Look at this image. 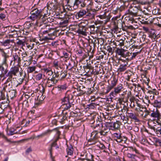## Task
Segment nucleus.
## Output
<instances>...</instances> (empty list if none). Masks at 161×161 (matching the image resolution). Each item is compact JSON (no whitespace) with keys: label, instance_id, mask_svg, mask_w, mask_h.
Instances as JSON below:
<instances>
[{"label":"nucleus","instance_id":"1","mask_svg":"<svg viewBox=\"0 0 161 161\" xmlns=\"http://www.w3.org/2000/svg\"><path fill=\"white\" fill-rule=\"evenodd\" d=\"M73 96L72 95H69L61 99L62 105L61 106V108L64 110H67L69 109L71 107L72 104L70 101L72 100Z\"/></svg>","mask_w":161,"mask_h":161},{"label":"nucleus","instance_id":"2","mask_svg":"<svg viewBox=\"0 0 161 161\" xmlns=\"http://www.w3.org/2000/svg\"><path fill=\"white\" fill-rule=\"evenodd\" d=\"M31 15L30 18L32 20H34L37 18H40L42 16V11L36 8L32 10L31 12Z\"/></svg>","mask_w":161,"mask_h":161},{"label":"nucleus","instance_id":"3","mask_svg":"<svg viewBox=\"0 0 161 161\" xmlns=\"http://www.w3.org/2000/svg\"><path fill=\"white\" fill-rule=\"evenodd\" d=\"M20 51L12 55L13 58L10 61V65H11L12 64L13 65H14L16 64H17V65L20 64L21 59L20 57Z\"/></svg>","mask_w":161,"mask_h":161},{"label":"nucleus","instance_id":"4","mask_svg":"<svg viewBox=\"0 0 161 161\" xmlns=\"http://www.w3.org/2000/svg\"><path fill=\"white\" fill-rule=\"evenodd\" d=\"M140 7L139 6H136L130 8L128 10L127 13L134 16L139 15V12L141 11Z\"/></svg>","mask_w":161,"mask_h":161},{"label":"nucleus","instance_id":"5","mask_svg":"<svg viewBox=\"0 0 161 161\" xmlns=\"http://www.w3.org/2000/svg\"><path fill=\"white\" fill-rule=\"evenodd\" d=\"M124 87L123 85L119 84L114 88V91L110 93V96L114 97L117 94L123 91Z\"/></svg>","mask_w":161,"mask_h":161},{"label":"nucleus","instance_id":"6","mask_svg":"<svg viewBox=\"0 0 161 161\" xmlns=\"http://www.w3.org/2000/svg\"><path fill=\"white\" fill-rule=\"evenodd\" d=\"M19 68L18 66H14L12 67L10 71L6 75V76H9L10 78H12L13 75H16V74L19 71Z\"/></svg>","mask_w":161,"mask_h":161},{"label":"nucleus","instance_id":"7","mask_svg":"<svg viewBox=\"0 0 161 161\" xmlns=\"http://www.w3.org/2000/svg\"><path fill=\"white\" fill-rule=\"evenodd\" d=\"M98 133L97 131H93L91 133V138L88 140L91 142L90 144H94L98 142Z\"/></svg>","mask_w":161,"mask_h":161},{"label":"nucleus","instance_id":"8","mask_svg":"<svg viewBox=\"0 0 161 161\" xmlns=\"http://www.w3.org/2000/svg\"><path fill=\"white\" fill-rule=\"evenodd\" d=\"M91 0H75L74 5L78 6L80 4V6L82 8L85 7L86 5L89 2V4H90Z\"/></svg>","mask_w":161,"mask_h":161},{"label":"nucleus","instance_id":"9","mask_svg":"<svg viewBox=\"0 0 161 161\" xmlns=\"http://www.w3.org/2000/svg\"><path fill=\"white\" fill-rule=\"evenodd\" d=\"M88 29L86 26H84L80 24L79 26V28L77 31V32L79 34H81L83 35H86V31Z\"/></svg>","mask_w":161,"mask_h":161},{"label":"nucleus","instance_id":"10","mask_svg":"<svg viewBox=\"0 0 161 161\" xmlns=\"http://www.w3.org/2000/svg\"><path fill=\"white\" fill-rule=\"evenodd\" d=\"M42 70L44 71L43 75L46 76L47 79H50L51 76L53 75V72L49 68H44Z\"/></svg>","mask_w":161,"mask_h":161},{"label":"nucleus","instance_id":"11","mask_svg":"<svg viewBox=\"0 0 161 161\" xmlns=\"http://www.w3.org/2000/svg\"><path fill=\"white\" fill-rule=\"evenodd\" d=\"M57 83V82H56L50 79H47V81L46 84V86L48 87L52 88L53 87L51 90V92L53 93V90L54 89L57 88V87H54V85Z\"/></svg>","mask_w":161,"mask_h":161},{"label":"nucleus","instance_id":"12","mask_svg":"<svg viewBox=\"0 0 161 161\" xmlns=\"http://www.w3.org/2000/svg\"><path fill=\"white\" fill-rule=\"evenodd\" d=\"M86 11L87 13L85 18L88 17L90 19H94L96 13V11L95 10L91 9Z\"/></svg>","mask_w":161,"mask_h":161},{"label":"nucleus","instance_id":"13","mask_svg":"<svg viewBox=\"0 0 161 161\" xmlns=\"http://www.w3.org/2000/svg\"><path fill=\"white\" fill-rule=\"evenodd\" d=\"M86 13L87 11L86 10L81 9L77 13L76 15V17L77 19L85 17L86 16Z\"/></svg>","mask_w":161,"mask_h":161},{"label":"nucleus","instance_id":"14","mask_svg":"<svg viewBox=\"0 0 161 161\" xmlns=\"http://www.w3.org/2000/svg\"><path fill=\"white\" fill-rule=\"evenodd\" d=\"M151 117H153L154 120H158L160 118V114L159 111L157 110L156 111H152V112L150 114Z\"/></svg>","mask_w":161,"mask_h":161},{"label":"nucleus","instance_id":"15","mask_svg":"<svg viewBox=\"0 0 161 161\" xmlns=\"http://www.w3.org/2000/svg\"><path fill=\"white\" fill-rule=\"evenodd\" d=\"M0 76L4 77L5 75L6 76L8 72L7 68H5L4 67L3 65L2 64L0 65Z\"/></svg>","mask_w":161,"mask_h":161},{"label":"nucleus","instance_id":"16","mask_svg":"<svg viewBox=\"0 0 161 161\" xmlns=\"http://www.w3.org/2000/svg\"><path fill=\"white\" fill-rule=\"evenodd\" d=\"M128 115V117L133 120H135L136 122H138L139 121V120L137 118V115L135 113H127Z\"/></svg>","mask_w":161,"mask_h":161},{"label":"nucleus","instance_id":"17","mask_svg":"<svg viewBox=\"0 0 161 161\" xmlns=\"http://www.w3.org/2000/svg\"><path fill=\"white\" fill-rule=\"evenodd\" d=\"M14 41V40H10L8 39L5 40L3 42H2V45L5 46H7L8 48L10 47L12 45L10 44L11 43H13Z\"/></svg>","mask_w":161,"mask_h":161},{"label":"nucleus","instance_id":"18","mask_svg":"<svg viewBox=\"0 0 161 161\" xmlns=\"http://www.w3.org/2000/svg\"><path fill=\"white\" fill-rule=\"evenodd\" d=\"M118 80L115 77H113L111 80V83L109 85L114 88L117 85Z\"/></svg>","mask_w":161,"mask_h":161},{"label":"nucleus","instance_id":"19","mask_svg":"<svg viewBox=\"0 0 161 161\" xmlns=\"http://www.w3.org/2000/svg\"><path fill=\"white\" fill-rule=\"evenodd\" d=\"M109 131V130L106 128H104L102 130H100L98 133H100L101 135L105 136L107 135Z\"/></svg>","mask_w":161,"mask_h":161},{"label":"nucleus","instance_id":"20","mask_svg":"<svg viewBox=\"0 0 161 161\" xmlns=\"http://www.w3.org/2000/svg\"><path fill=\"white\" fill-rule=\"evenodd\" d=\"M103 128V124H100L98 125H96L94 127V128L96 129L95 131H97L98 133L100 130H102Z\"/></svg>","mask_w":161,"mask_h":161},{"label":"nucleus","instance_id":"21","mask_svg":"<svg viewBox=\"0 0 161 161\" xmlns=\"http://www.w3.org/2000/svg\"><path fill=\"white\" fill-rule=\"evenodd\" d=\"M127 69V64H121L118 69V71L119 72H122L125 71Z\"/></svg>","mask_w":161,"mask_h":161},{"label":"nucleus","instance_id":"22","mask_svg":"<svg viewBox=\"0 0 161 161\" xmlns=\"http://www.w3.org/2000/svg\"><path fill=\"white\" fill-rule=\"evenodd\" d=\"M74 148L72 146L68 147L67 149V154L68 155H72L73 153Z\"/></svg>","mask_w":161,"mask_h":161},{"label":"nucleus","instance_id":"23","mask_svg":"<svg viewBox=\"0 0 161 161\" xmlns=\"http://www.w3.org/2000/svg\"><path fill=\"white\" fill-rule=\"evenodd\" d=\"M50 13L47 12V14L45 13L44 14V16L42 17V19H41V21L42 22V23L44 24H47V21H46L47 20V16H49L50 15Z\"/></svg>","mask_w":161,"mask_h":161},{"label":"nucleus","instance_id":"24","mask_svg":"<svg viewBox=\"0 0 161 161\" xmlns=\"http://www.w3.org/2000/svg\"><path fill=\"white\" fill-rule=\"evenodd\" d=\"M106 128H108L109 130H114V124L113 122H107L105 125Z\"/></svg>","mask_w":161,"mask_h":161},{"label":"nucleus","instance_id":"25","mask_svg":"<svg viewBox=\"0 0 161 161\" xmlns=\"http://www.w3.org/2000/svg\"><path fill=\"white\" fill-rule=\"evenodd\" d=\"M158 126L155 129V132L158 136H160L161 135V125H158Z\"/></svg>","mask_w":161,"mask_h":161},{"label":"nucleus","instance_id":"26","mask_svg":"<svg viewBox=\"0 0 161 161\" xmlns=\"http://www.w3.org/2000/svg\"><path fill=\"white\" fill-rule=\"evenodd\" d=\"M125 50L123 49H119L117 48L116 50V53L119 55L121 56L124 55V54Z\"/></svg>","mask_w":161,"mask_h":161},{"label":"nucleus","instance_id":"27","mask_svg":"<svg viewBox=\"0 0 161 161\" xmlns=\"http://www.w3.org/2000/svg\"><path fill=\"white\" fill-rule=\"evenodd\" d=\"M22 58L23 59L24 61H30L31 58H27L26 57L28 55V54L26 52H23L22 53Z\"/></svg>","mask_w":161,"mask_h":161},{"label":"nucleus","instance_id":"28","mask_svg":"<svg viewBox=\"0 0 161 161\" xmlns=\"http://www.w3.org/2000/svg\"><path fill=\"white\" fill-rule=\"evenodd\" d=\"M68 20H62L59 23L61 27H65L68 25Z\"/></svg>","mask_w":161,"mask_h":161},{"label":"nucleus","instance_id":"29","mask_svg":"<svg viewBox=\"0 0 161 161\" xmlns=\"http://www.w3.org/2000/svg\"><path fill=\"white\" fill-rule=\"evenodd\" d=\"M36 68L35 66H29L27 68L28 73H31L35 71Z\"/></svg>","mask_w":161,"mask_h":161},{"label":"nucleus","instance_id":"30","mask_svg":"<svg viewBox=\"0 0 161 161\" xmlns=\"http://www.w3.org/2000/svg\"><path fill=\"white\" fill-rule=\"evenodd\" d=\"M57 136L56 138L55 139L54 142H53L52 143V147L54 145H56V142L58 140V139L59 138V135L60 134V132L59 131H58L57 132Z\"/></svg>","mask_w":161,"mask_h":161},{"label":"nucleus","instance_id":"31","mask_svg":"<svg viewBox=\"0 0 161 161\" xmlns=\"http://www.w3.org/2000/svg\"><path fill=\"white\" fill-rule=\"evenodd\" d=\"M67 87L66 85L64 84L63 85H59L57 87L58 90L63 91L66 90Z\"/></svg>","mask_w":161,"mask_h":161},{"label":"nucleus","instance_id":"32","mask_svg":"<svg viewBox=\"0 0 161 161\" xmlns=\"http://www.w3.org/2000/svg\"><path fill=\"white\" fill-rule=\"evenodd\" d=\"M67 75V73L64 71H61L59 77H60L61 79H62L65 78Z\"/></svg>","mask_w":161,"mask_h":161},{"label":"nucleus","instance_id":"33","mask_svg":"<svg viewBox=\"0 0 161 161\" xmlns=\"http://www.w3.org/2000/svg\"><path fill=\"white\" fill-rule=\"evenodd\" d=\"M42 78V74L39 73L37 74L35 76V78L37 80H40Z\"/></svg>","mask_w":161,"mask_h":161},{"label":"nucleus","instance_id":"34","mask_svg":"<svg viewBox=\"0 0 161 161\" xmlns=\"http://www.w3.org/2000/svg\"><path fill=\"white\" fill-rule=\"evenodd\" d=\"M125 125H124V127L126 129H127L128 130H130L132 129V127L130 126V124L127 123L126 122H125Z\"/></svg>","mask_w":161,"mask_h":161},{"label":"nucleus","instance_id":"35","mask_svg":"<svg viewBox=\"0 0 161 161\" xmlns=\"http://www.w3.org/2000/svg\"><path fill=\"white\" fill-rule=\"evenodd\" d=\"M154 106L158 108H160L161 106V102H159L157 100H155L154 102Z\"/></svg>","mask_w":161,"mask_h":161},{"label":"nucleus","instance_id":"36","mask_svg":"<svg viewBox=\"0 0 161 161\" xmlns=\"http://www.w3.org/2000/svg\"><path fill=\"white\" fill-rule=\"evenodd\" d=\"M42 95L43 94H42L41 95L40 94L39 95H38L37 96L36 100H37V101H40L41 102L43 101L44 98H43L44 96H43Z\"/></svg>","mask_w":161,"mask_h":161},{"label":"nucleus","instance_id":"37","mask_svg":"<svg viewBox=\"0 0 161 161\" xmlns=\"http://www.w3.org/2000/svg\"><path fill=\"white\" fill-rule=\"evenodd\" d=\"M125 38L123 39H120L119 41V44L120 46H123L124 45V41Z\"/></svg>","mask_w":161,"mask_h":161},{"label":"nucleus","instance_id":"38","mask_svg":"<svg viewBox=\"0 0 161 161\" xmlns=\"http://www.w3.org/2000/svg\"><path fill=\"white\" fill-rule=\"evenodd\" d=\"M51 131H52V130H47V131L44 132L43 133H42V134H41L39 135H38L37 136V137H42L43 136H44L46 135L48 133L51 132Z\"/></svg>","mask_w":161,"mask_h":161},{"label":"nucleus","instance_id":"39","mask_svg":"<svg viewBox=\"0 0 161 161\" xmlns=\"http://www.w3.org/2000/svg\"><path fill=\"white\" fill-rule=\"evenodd\" d=\"M15 131V130L14 129H10L9 130V132L8 133V134L9 135H12L16 133V132Z\"/></svg>","mask_w":161,"mask_h":161},{"label":"nucleus","instance_id":"40","mask_svg":"<svg viewBox=\"0 0 161 161\" xmlns=\"http://www.w3.org/2000/svg\"><path fill=\"white\" fill-rule=\"evenodd\" d=\"M107 50L108 52L109 53H110L111 54H112L114 53V50L112 47L110 46H108L107 47Z\"/></svg>","mask_w":161,"mask_h":161},{"label":"nucleus","instance_id":"41","mask_svg":"<svg viewBox=\"0 0 161 161\" xmlns=\"http://www.w3.org/2000/svg\"><path fill=\"white\" fill-rule=\"evenodd\" d=\"M39 91L42 94H43V93L45 92V89L44 87L42 85H41L39 86Z\"/></svg>","mask_w":161,"mask_h":161},{"label":"nucleus","instance_id":"42","mask_svg":"<svg viewBox=\"0 0 161 161\" xmlns=\"http://www.w3.org/2000/svg\"><path fill=\"white\" fill-rule=\"evenodd\" d=\"M121 22L122 20L120 19L118 20H116L114 22V23L116 25V28H118V26L119 25V24H120V25L121 24Z\"/></svg>","mask_w":161,"mask_h":161},{"label":"nucleus","instance_id":"43","mask_svg":"<svg viewBox=\"0 0 161 161\" xmlns=\"http://www.w3.org/2000/svg\"><path fill=\"white\" fill-rule=\"evenodd\" d=\"M58 77L57 76H56V75H55V74H54L53 75L52 77H51V78H50V79L51 80H53L54 81L56 82H57L58 80L56 79V78H58Z\"/></svg>","mask_w":161,"mask_h":161},{"label":"nucleus","instance_id":"44","mask_svg":"<svg viewBox=\"0 0 161 161\" xmlns=\"http://www.w3.org/2000/svg\"><path fill=\"white\" fill-rule=\"evenodd\" d=\"M6 15L3 14L1 13L0 14V19L3 20H5L6 19Z\"/></svg>","mask_w":161,"mask_h":161},{"label":"nucleus","instance_id":"45","mask_svg":"<svg viewBox=\"0 0 161 161\" xmlns=\"http://www.w3.org/2000/svg\"><path fill=\"white\" fill-rule=\"evenodd\" d=\"M53 65L54 67L56 69H58L59 66L58 65V62L57 60H55L53 62Z\"/></svg>","mask_w":161,"mask_h":161},{"label":"nucleus","instance_id":"46","mask_svg":"<svg viewBox=\"0 0 161 161\" xmlns=\"http://www.w3.org/2000/svg\"><path fill=\"white\" fill-rule=\"evenodd\" d=\"M114 87L109 85L107 87L106 93H108Z\"/></svg>","mask_w":161,"mask_h":161},{"label":"nucleus","instance_id":"47","mask_svg":"<svg viewBox=\"0 0 161 161\" xmlns=\"http://www.w3.org/2000/svg\"><path fill=\"white\" fill-rule=\"evenodd\" d=\"M127 156L128 158L131 159L133 157H136V155L129 153H127Z\"/></svg>","mask_w":161,"mask_h":161},{"label":"nucleus","instance_id":"48","mask_svg":"<svg viewBox=\"0 0 161 161\" xmlns=\"http://www.w3.org/2000/svg\"><path fill=\"white\" fill-rule=\"evenodd\" d=\"M140 53V51L135 53H133L131 57V59H133L135 58Z\"/></svg>","mask_w":161,"mask_h":161},{"label":"nucleus","instance_id":"49","mask_svg":"<svg viewBox=\"0 0 161 161\" xmlns=\"http://www.w3.org/2000/svg\"><path fill=\"white\" fill-rule=\"evenodd\" d=\"M110 18H111V17L110 15H107L106 14H105V19H106L105 20V22H107L108 21L110 20Z\"/></svg>","mask_w":161,"mask_h":161},{"label":"nucleus","instance_id":"50","mask_svg":"<svg viewBox=\"0 0 161 161\" xmlns=\"http://www.w3.org/2000/svg\"><path fill=\"white\" fill-rule=\"evenodd\" d=\"M114 136L116 138V139L119 138L121 137V136L120 134L115 133L114 134Z\"/></svg>","mask_w":161,"mask_h":161},{"label":"nucleus","instance_id":"51","mask_svg":"<svg viewBox=\"0 0 161 161\" xmlns=\"http://www.w3.org/2000/svg\"><path fill=\"white\" fill-rule=\"evenodd\" d=\"M24 42L21 40H19L18 41L16 42V44L18 45H23Z\"/></svg>","mask_w":161,"mask_h":161},{"label":"nucleus","instance_id":"52","mask_svg":"<svg viewBox=\"0 0 161 161\" xmlns=\"http://www.w3.org/2000/svg\"><path fill=\"white\" fill-rule=\"evenodd\" d=\"M114 124V130L115 129H118L119 128V125L117 124V123L116 122L113 123Z\"/></svg>","mask_w":161,"mask_h":161},{"label":"nucleus","instance_id":"53","mask_svg":"<svg viewBox=\"0 0 161 161\" xmlns=\"http://www.w3.org/2000/svg\"><path fill=\"white\" fill-rule=\"evenodd\" d=\"M145 114L143 116L144 118H146L148 115H150V112L146 110H145Z\"/></svg>","mask_w":161,"mask_h":161},{"label":"nucleus","instance_id":"54","mask_svg":"<svg viewBox=\"0 0 161 161\" xmlns=\"http://www.w3.org/2000/svg\"><path fill=\"white\" fill-rule=\"evenodd\" d=\"M129 148L132 151H135V152L136 153H138V151L135 148H134L131 147H129Z\"/></svg>","mask_w":161,"mask_h":161},{"label":"nucleus","instance_id":"55","mask_svg":"<svg viewBox=\"0 0 161 161\" xmlns=\"http://www.w3.org/2000/svg\"><path fill=\"white\" fill-rule=\"evenodd\" d=\"M73 67V66L72 65L71 63H69L67 67L68 69L69 68V70H71Z\"/></svg>","mask_w":161,"mask_h":161},{"label":"nucleus","instance_id":"56","mask_svg":"<svg viewBox=\"0 0 161 161\" xmlns=\"http://www.w3.org/2000/svg\"><path fill=\"white\" fill-rule=\"evenodd\" d=\"M114 140L118 142H121L123 141L122 137H121L119 138L115 139Z\"/></svg>","mask_w":161,"mask_h":161},{"label":"nucleus","instance_id":"57","mask_svg":"<svg viewBox=\"0 0 161 161\" xmlns=\"http://www.w3.org/2000/svg\"><path fill=\"white\" fill-rule=\"evenodd\" d=\"M114 140L118 142H121L123 141L122 137H121L119 138L115 139Z\"/></svg>","mask_w":161,"mask_h":161},{"label":"nucleus","instance_id":"58","mask_svg":"<svg viewBox=\"0 0 161 161\" xmlns=\"http://www.w3.org/2000/svg\"><path fill=\"white\" fill-rule=\"evenodd\" d=\"M120 117H121V119L123 120V121L124 120H125V121H126L125 119V117L124 114H120Z\"/></svg>","mask_w":161,"mask_h":161},{"label":"nucleus","instance_id":"59","mask_svg":"<svg viewBox=\"0 0 161 161\" xmlns=\"http://www.w3.org/2000/svg\"><path fill=\"white\" fill-rule=\"evenodd\" d=\"M67 117L65 115H64L62 119L60 121V123H63V122L66 119Z\"/></svg>","mask_w":161,"mask_h":161},{"label":"nucleus","instance_id":"60","mask_svg":"<svg viewBox=\"0 0 161 161\" xmlns=\"http://www.w3.org/2000/svg\"><path fill=\"white\" fill-rule=\"evenodd\" d=\"M104 55H102L98 56H97L96 57V59L97 60H100V59H103V58Z\"/></svg>","mask_w":161,"mask_h":161},{"label":"nucleus","instance_id":"61","mask_svg":"<svg viewBox=\"0 0 161 161\" xmlns=\"http://www.w3.org/2000/svg\"><path fill=\"white\" fill-rule=\"evenodd\" d=\"M47 21V23L48 22H51L53 21V19L50 17L48 18L47 19V20L46 21Z\"/></svg>","mask_w":161,"mask_h":161},{"label":"nucleus","instance_id":"62","mask_svg":"<svg viewBox=\"0 0 161 161\" xmlns=\"http://www.w3.org/2000/svg\"><path fill=\"white\" fill-rule=\"evenodd\" d=\"M142 23L143 24H148L149 23L148 22V21H145L144 19H142V21H141Z\"/></svg>","mask_w":161,"mask_h":161},{"label":"nucleus","instance_id":"63","mask_svg":"<svg viewBox=\"0 0 161 161\" xmlns=\"http://www.w3.org/2000/svg\"><path fill=\"white\" fill-rule=\"evenodd\" d=\"M148 127L149 128L153 130L154 132L155 131V129L156 128L155 127H153L150 125H148Z\"/></svg>","mask_w":161,"mask_h":161},{"label":"nucleus","instance_id":"64","mask_svg":"<svg viewBox=\"0 0 161 161\" xmlns=\"http://www.w3.org/2000/svg\"><path fill=\"white\" fill-rule=\"evenodd\" d=\"M54 74L55 75L59 77L60 75L59 73V72L58 71V70H55L54 72Z\"/></svg>","mask_w":161,"mask_h":161}]
</instances>
